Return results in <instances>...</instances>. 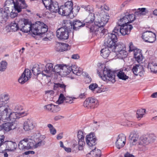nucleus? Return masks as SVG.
Listing matches in <instances>:
<instances>
[{
	"mask_svg": "<svg viewBox=\"0 0 157 157\" xmlns=\"http://www.w3.org/2000/svg\"><path fill=\"white\" fill-rule=\"evenodd\" d=\"M20 30L25 33L31 31L34 35L42 34L47 32L48 30L47 25L40 21H37L35 24L31 25L28 20L22 19L18 21Z\"/></svg>",
	"mask_w": 157,
	"mask_h": 157,
	"instance_id": "f257e3e1",
	"label": "nucleus"
},
{
	"mask_svg": "<svg viewBox=\"0 0 157 157\" xmlns=\"http://www.w3.org/2000/svg\"><path fill=\"white\" fill-rule=\"evenodd\" d=\"M98 9L99 12L97 14L98 18L95 21V25L99 26H104L107 23L109 16L103 10L102 6Z\"/></svg>",
	"mask_w": 157,
	"mask_h": 157,
	"instance_id": "f03ea898",
	"label": "nucleus"
},
{
	"mask_svg": "<svg viewBox=\"0 0 157 157\" xmlns=\"http://www.w3.org/2000/svg\"><path fill=\"white\" fill-rule=\"evenodd\" d=\"M102 74L100 75V77L107 82L114 83L115 82V73L105 67L102 71Z\"/></svg>",
	"mask_w": 157,
	"mask_h": 157,
	"instance_id": "7ed1b4c3",
	"label": "nucleus"
},
{
	"mask_svg": "<svg viewBox=\"0 0 157 157\" xmlns=\"http://www.w3.org/2000/svg\"><path fill=\"white\" fill-rule=\"evenodd\" d=\"M136 19V17L133 14H130L128 10L122 13L120 18L117 22V24L121 25L123 24H127L132 22Z\"/></svg>",
	"mask_w": 157,
	"mask_h": 157,
	"instance_id": "20e7f679",
	"label": "nucleus"
},
{
	"mask_svg": "<svg viewBox=\"0 0 157 157\" xmlns=\"http://www.w3.org/2000/svg\"><path fill=\"white\" fill-rule=\"evenodd\" d=\"M104 41V46L112 48L117 41V35L113 33L106 34Z\"/></svg>",
	"mask_w": 157,
	"mask_h": 157,
	"instance_id": "39448f33",
	"label": "nucleus"
},
{
	"mask_svg": "<svg viewBox=\"0 0 157 157\" xmlns=\"http://www.w3.org/2000/svg\"><path fill=\"white\" fill-rule=\"evenodd\" d=\"M73 3L71 1H68L63 5L60 7L59 14L62 16H68L73 13Z\"/></svg>",
	"mask_w": 157,
	"mask_h": 157,
	"instance_id": "423d86ee",
	"label": "nucleus"
},
{
	"mask_svg": "<svg viewBox=\"0 0 157 157\" xmlns=\"http://www.w3.org/2000/svg\"><path fill=\"white\" fill-rule=\"evenodd\" d=\"M18 146L19 149L25 151L33 148L34 142L28 139H24L19 142Z\"/></svg>",
	"mask_w": 157,
	"mask_h": 157,
	"instance_id": "0eeeda50",
	"label": "nucleus"
},
{
	"mask_svg": "<svg viewBox=\"0 0 157 157\" xmlns=\"http://www.w3.org/2000/svg\"><path fill=\"white\" fill-rule=\"evenodd\" d=\"M53 64L52 63L47 64L45 66L43 64H41L42 74L46 77H51L53 74Z\"/></svg>",
	"mask_w": 157,
	"mask_h": 157,
	"instance_id": "6e6552de",
	"label": "nucleus"
},
{
	"mask_svg": "<svg viewBox=\"0 0 157 157\" xmlns=\"http://www.w3.org/2000/svg\"><path fill=\"white\" fill-rule=\"evenodd\" d=\"M142 38L145 42L153 43L156 40L155 34L151 31H146L142 34Z\"/></svg>",
	"mask_w": 157,
	"mask_h": 157,
	"instance_id": "1a4fd4ad",
	"label": "nucleus"
},
{
	"mask_svg": "<svg viewBox=\"0 0 157 157\" xmlns=\"http://www.w3.org/2000/svg\"><path fill=\"white\" fill-rule=\"evenodd\" d=\"M98 104V101L96 99L89 97L86 98L84 101L83 105L87 108L92 109L97 107Z\"/></svg>",
	"mask_w": 157,
	"mask_h": 157,
	"instance_id": "9d476101",
	"label": "nucleus"
},
{
	"mask_svg": "<svg viewBox=\"0 0 157 157\" xmlns=\"http://www.w3.org/2000/svg\"><path fill=\"white\" fill-rule=\"evenodd\" d=\"M148 140L147 135L140 137V142L138 145V147L140 151H145L148 150L146 145L150 144Z\"/></svg>",
	"mask_w": 157,
	"mask_h": 157,
	"instance_id": "9b49d317",
	"label": "nucleus"
},
{
	"mask_svg": "<svg viewBox=\"0 0 157 157\" xmlns=\"http://www.w3.org/2000/svg\"><path fill=\"white\" fill-rule=\"evenodd\" d=\"M148 140L147 135L140 137V142L138 145V147L140 151H145L148 150L146 145L150 144Z\"/></svg>",
	"mask_w": 157,
	"mask_h": 157,
	"instance_id": "f8f14e48",
	"label": "nucleus"
},
{
	"mask_svg": "<svg viewBox=\"0 0 157 157\" xmlns=\"http://www.w3.org/2000/svg\"><path fill=\"white\" fill-rule=\"evenodd\" d=\"M56 35L58 38L60 39H67L69 37L68 30L64 27L59 28L56 31Z\"/></svg>",
	"mask_w": 157,
	"mask_h": 157,
	"instance_id": "ddd939ff",
	"label": "nucleus"
},
{
	"mask_svg": "<svg viewBox=\"0 0 157 157\" xmlns=\"http://www.w3.org/2000/svg\"><path fill=\"white\" fill-rule=\"evenodd\" d=\"M126 141L125 136L122 133L120 134L116 138L115 142L116 147L118 149L123 147L125 144Z\"/></svg>",
	"mask_w": 157,
	"mask_h": 157,
	"instance_id": "4468645a",
	"label": "nucleus"
},
{
	"mask_svg": "<svg viewBox=\"0 0 157 157\" xmlns=\"http://www.w3.org/2000/svg\"><path fill=\"white\" fill-rule=\"evenodd\" d=\"M31 73L28 69H26L18 79L19 82L23 84L30 78Z\"/></svg>",
	"mask_w": 157,
	"mask_h": 157,
	"instance_id": "2eb2a0df",
	"label": "nucleus"
},
{
	"mask_svg": "<svg viewBox=\"0 0 157 157\" xmlns=\"http://www.w3.org/2000/svg\"><path fill=\"white\" fill-rule=\"evenodd\" d=\"M86 139L87 144L90 147L94 146L96 144L97 139L94 133H91L86 135Z\"/></svg>",
	"mask_w": 157,
	"mask_h": 157,
	"instance_id": "dca6fc26",
	"label": "nucleus"
},
{
	"mask_svg": "<svg viewBox=\"0 0 157 157\" xmlns=\"http://www.w3.org/2000/svg\"><path fill=\"white\" fill-rule=\"evenodd\" d=\"M3 146L5 147L4 151H13L16 149L17 145L15 142L10 141L4 142L3 143Z\"/></svg>",
	"mask_w": 157,
	"mask_h": 157,
	"instance_id": "f3484780",
	"label": "nucleus"
},
{
	"mask_svg": "<svg viewBox=\"0 0 157 157\" xmlns=\"http://www.w3.org/2000/svg\"><path fill=\"white\" fill-rule=\"evenodd\" d=\"M9 109V105H5L0 106V117L4 122H6V118H7L8 109Z\"/></svg>",
	"mask_w": 157,
	"mask_h": 157,
	"instance_id": "a211bd4d",
	"label": "nucleus"
},
{
	"mask_svg": "<svg viewBox=\"0 0 157 157\" xmlns=\"http://www.w3.org/2000/svg\"><path fill=\"white\" fill-rule=\"evenodd\" d=\"M35 126V124L31 119H28L23 124V129L26 131L33 130Z\"/></svg>",
	"mask_w": 157,
	"mask_h": 157,
	"instance_id": "6ab92c4d",
	"label": "nucleus"
},
{
	"mask_svg": "<svg viewBox=\"0 0 157 157\" xmlns=\"http://www.w3.org/2000/svg\"><path fill=\"white\" fill-rule=\"evenodd\" d=\"M17 127V124L15 122H8L3 124L1 128L4 131L8 132L11 130L14 129Z\"/></svg>",
	"mask_w": 157,
	"mask_h": 157,
	"instance_id": "aec40b11",
	"label": "nucleus"
},
{
	"mask_svg": "<svg viewBox=\"0 0 157 157\" xmlns=\"http://www.w3.org/2000/svg\"><path fill=\"white\" fill-rule=\"evenodd\" d=\"M118 25L121 26L120 33L122 35H125L129 34L131 30L133 28V27L131 25L125 24H123L121 25Z\"/></svg>",
	"mask_w": 157,
	"mask_h": 157,
	"instance_id": "412c9836",
	"label": "nucleus"
},
{
	"mask_svg": "<svg viewBox=\"0 0 157 157\" xmlns=\"http://www.w3.org/2000/svg\"><path fill=\"white\" fill-rule=\"evenodd\" d=\"M5 7L6 9H9L10 8L14 7L15 11H17L18 13L21 11L19 7L18 6L13 0H7L5 2Z\"/></svg>",
	"mask_w": 157,
	"mask_h": 157,
	"instance_id": "4be33fe9",
	"label": "nucleus"
},
{
	"mask_svg": "<svg viewBox=\"0 0 157 157\" xmlns=\"http://www.w3.org/2000/svg\"><path fill=\"white\" fill-rule=\"evenodd\" d=\"M24 113L23 112L17 113L15 112H12L10 113V114L7 115V118H6V122L7 121H11L12 122L17 119L20 117Z\"/></svg>",
	"mask_w": 157,
	"mask_h": 157,
	"instance_id": "5701e85b",
	"label": "nucleus"
},
{
	"mask_svg": "<svg viewBox=\"0 0 157 157\" xmlns=\"http://www.w3.org/2000/svg\"><path fill=\"white\" fill-rule=\"evenodd\" d=\"M130 137V144L131 146L136 145L138 146L140 142L138 135L136 133H132L131 134Z\"/></svg>",
	"mask_w": 157,
	"mask_h": 157,
	"instance_id": "b1692460",
	"label": "nucleus"
},
{
	"mask_svg": "<svg viewBox=\"0 0 157 157\" xmlns=\"http://www.w3.org/2000/svg\"><path fill=\"white\" fill-rule=\"evenodd\" d=\"M134 56L136 60L140 63H142L143 56L141 52V50L136 48L134 51Z\"/></svg>",
	"mask_w": 157,
	"mask_h": 157,
	"instance_id": "393cba45",
	"label": "nucleus"
},
{
	"mask_svg": "<svg viewBox=\"0 0 157 157\" xmlns=\"http://www.w3.org/2000/svg\"><path fill=\"white\" fill-rule=\"evenodd\" d=\"M56 50L59 52H63L70 50V46L68 44L66 43H58L57 44Z\"/></svg>",
	"mask_w": 157,
	"mask_h": 157,
	"instance_id": "a878e982",
	"label": "nucleus"
},
{
	"mask_svg": "<svg viewBox=\"0 0 157 157\" xmlns=\"http://www.w3.org/2000/svg\"><path fill=\"white\" fill-rule=\"evenodd\" d=\"M85 25V24L82 22L80 20H75L73 21L72 23H71V25L73 29L74 30H77L80 27H83Z\"/></svg>",
	"mask_w": 157,
	"mask_h": 157,
	"instance_id": "bb28decb",
	"label": "nucleus"
},
{
	"mask_svg": "<svg viewBox=\"0 0 157 157\" xmlns=\"http://www.w3.org/2000/svg\"><path fill=\"white\" fill-rule=\"evenodd\" d=\"M48 9L51 12H58L59 14L60 8H59L58 3L56 2H53Z\"/></svg>",
	"mask_w": 157,
	"mask_h": 157,
	"instance_id": "cd10ccee",
	"label": "nucleus"
},
{
	"mask_svg": "<svg viewBox=\"0 0 157 157\" xmlns=\"http://www.w3.org/2000/svg\"><path fill=\"white\" fill-rule=\"evenodd\" d=\"M9 99L8 94H2L0 96V105L4 106L5 105H8L7 101Z\"/></svg>",
	"mask_w": 157,
	"mask_h": 157,
	"instance_id": "c85d7f7f",
	"label": "nucleus"
},
{
	"mask_svg": "<svg viewBox=\"0 0 157 157\" xmlns=\"http://www.w3.org/2000/svg\"><path fill=\"white\" fill-rule=\"evenodd\" d=\"M147 68L151 72L154 73H157V64L155 62H151L148 64Z\"/></svg>",
	"mask_w": 157,
	"mask_h": 157,
	"instance_id": "c756f323",
	"label": "nucleus"
},
{
	"mask_svg": "<svg viewBox=\"0 0 157 157\" xmlns=\"http://www.w3.org/2000/svg\"><path fill=\"white\" fill-rule=\"evenodd\" d=\"M125 47L124 45L123 44H116L114 45L113 47L112 48L110 49L111 51L113 52L117 53L118 52H119L120 51H121L123 49H125Z\"/></svg>",
	"mask_w": 157,
	"mask_h": 157,
	"instance_id": "7c9ffc66",
	"label": "nucleus"
},
{
	"mask_svg": "<svg viewBox=\"0 0 157 157\" xmlns=\"http://www.w3.org/2000/svg\"><path fill=\"white\" fill-rule=\"evenodd\" d=\"M66 67L63 65L57 64L53 68V73L56 72L58 73H64L63 70L66 69Z\"/></svg>",
	"mask_w": 157,
	"mask_h": 157,
	"instance_id": "2f4dec72",
	"label": "nucleus"
},
{
	"mask_svg": "<svg viewBox=\"0 0 157 157\" xmlns=\"http://www.w3.org/2000/svg\"><path fill=\"white\" fill-rule=\"evenodd\" d=\"M111 50L109 47H105V48H103L101 51V55L104 58H106L109 55L110 51Z\"/></svg>",
	"mask_w": 157,
	"mask_h": 157,
	"instance_id": "473e14b6",
	"label": "nucleus"
},
{
	"mask_svg": "<svg viewBox=\"0 0 157 157\" xmlns=\"http://www.w3.org/2000/svg\"><path fill=\"white\" fill-rule=\"evenodd\" d=\"M10 13V11L9 9H6L5 8V10H3L2 9H0V17L6 20L7 19V17Z\"/></svg>",
	"mask_w": 157,
	"mask_h": 157,
	"instance_id": "72a5a7b5",
	"label": "nucleus"
},
{
	"mask_svg": "<svg viewBox=\"0 0 157 157\" xmlns=\"http://www.w3.org/2000/svg\"><path fill=\"white\" fill-rule=\"evenodd\" d=\"M103 26H99L98 25H95L94 27H92L90 29L91 32H93L94 34L98 35V36H102L101 35V31H100V27H103Z\"/></svg>",
	"mask_w": 157,
	"mask_h": 157,
	"instance_id": "f704fd0d",
	"label": "nucleus"
},
{
	"mask_svg": "<svg viewBox=\"0 0 157 157\" xmlns=\"http://www.w3.org/2000/svg\"><path fill=\"white\" fill-rule=\"evenodd\" d=\"M45 138V136L41 135L39 137V141L38 143L35 144L34 141H32V142H34V146L33 148H36L42 145H44L45 144V141H43V140Z\"/></svg>",
	"mask_w": 157,
	"mask_h": 157,
	"instance_id": "c9c22d12",
	"label": "nucleus"
},
{
	"mask_svg": "<svg viewBox=\"0 0 157 157\" xmlns=\"http://www.w3.org/2000/svg\"><path fill=\"white\" fill-rule=\"evenodd\" d=\"M82 71V69L81 68L76 65H72V72L74 74L78 76H80L82 74L83 72Z\"/></svg>",
	"mask_w": 157,
	"mask_h": 157,
	"instance_id": "e433bc0d",
	"label": "nucleus"
},
{
	"mask_svg": "<svg viewBox=\"0 0 157 157\" xmlns=\"http://www.w3.org/2000/svg\"><path fill=\"white\" fill-rule=\"evenodd\" d=\"M41 64L39 65L38 66L36 65L33 66L32 69V71L33 74L35 75H37L42 73Z\"/></svg>",
	"mask_w": 157,
	"mask_h": 157,
	"instance_id": "4c0bfd02",
	"label": "nucleus"
},
{
	"mask_svg": "<svg viewBox=\"0 0 157 157\" xmlns=\"http://www.w3.org/2000/svg\"><path fill=\"white\" fill-rule=\"evenodd\" d=\"M17 23L15 22H12L10 24V27L11 31L15 32L20 29V26L18 25V21H17Z\"/></svg>",
	"mask_w": 157,
	"mask_h": 157,
	"instance_id": "58836bf2",
	"label": "nucleus"
},
{
	"mask_svg": "<svg viewBox=\"0 0 157 157\" xmlns=\"http://www.w3.org/2000/svg\"><path fill=\"white\" fill-rule=\"evenodd\" d=\"M117 76L120 79L123 80H126L128 79L129 77L125 74L123 70H120L117 73Z\"/></svg>",
	"mask_w": 157,
	"mask_h": 157,
	"instance_id": "ea45409f",
	"label": "nucleus"
},
{
	"mask_svg": "<svg viewBox=\"0 0 157 157\" xmlns=\"http://www.w3.org/2000/svg\"><path fill=\"white\" fill-rule=\"evenodd\" d=\"M16 5L19 7L20 9L21 10L22 9H24L27 6L25 3V0H15Z\"/></svg>",
	"mask_w": 157,
	"mask_h": 157,
	"instance_id": "a19ab883",
	"label": "nucleus"
},
{
	"mask_svg": "<svg viewBox=\"0 0 157 157\" xmlns=\"http://www.w3.org/2000/svg\"><path fill=\"white\" fill-rule=\"evenodd\" d=\"M117 57L120 59L125 58L127 56V53L125 49H123L119 52L116 53Z\"/></svg>",
	"mask_w": 157,
	"mask_h": 157,
	"instance_id": "79ce46f5",
	"label": "nucleus"
},
{
	"mask_svg": "<svg viewBox=\"0 0 157 157\" xmlns=\"http://www.w3.org/2000/svg\"><path fill=\"white\" fill-rule=\"evenodd\" d=\"M91 153L93 155L94 157H100L101 154V151L98 149L95 148L92 151H90Z\"/></svg>",
	"mask_w": 157,
	"mask_h": 157,
	"instance_id": "37998d69",
	"label": "nucleus"
},
{
	"mask_svg": "<svg viewBox=\"0 0 157 157\" xmlns=\"http://www.w3.org/2000/svg\"><path fill=\"white\" fill-rule=\"evenodd\" d=\"M146 110L144 109H140L137 110L136 113V117L140 120L143 117V116L145 113Z\"/></svg>",
	"mask_w": 157,
	"mask_h": 157,
	"instance_id": "c03bdc74",
	"label": "nucleus"
},
{
	"mask_svg": "<svg viewBox=\"0 0 157 157\" xmlns=\"http://www.w3.org/2000/svg\"><path fill=\"white\" fill-rule=\"evenodd\" d=\"M98 85L96 83H92L90 84L89 86V88L90 90H92L93 91H95V90L98 89L99 91H96V93H100L101 90L99 88H98Z\"/></svg>",
	"mask_w": 157,
	"mask_h": 157,
	"instance_id": "a18cd8bd",
	"label": "nucleus"
},
{
	"mask_svg": "<svg viewBox=\"0 0 157 157\" xmlns=\"http://www.w3.org/2000/svg\"><path fill=\"white\" fill-rule=\"evenodd\" d=\"M85 144L84 139L78 140V148L79 150L82 151Z\"/></svg>",
	"mask_w": 157,
	"mask_h": 157,
	"instance_id": "49530a36",
	"label": "nucleus"
},
{
	"mask_svg": "<svg viewBox=\"0 0 157 157\" xmlns=\"http://www.w3.org/2000/svg\"><path fill=\"white\" fill-rule=\"evenodd\" d=\"M82 74L85 76V82L86 83H89L91 82V78L87 73L83 72Z\"/></svg>",
	"mask_w": 157,
	"mask_h": 157,
	"instance_id": "de8ad7c7",
	"label": "nucleus"
},
{
	"mask_svg": "<svg viewBox=\"0 0 157 157\" xmlns=\"http://www.w3.org/2000/svg\"><path fill=\"white\" fill-rule=\"evenodd\" d=\"M132 71L135 75H137L139 73L140 71V66L138 65L133 67Z\"/></svg>",
	"mask_w": 157,
	"mask_h": 157,
	"instance_id": "09e8293b",
	"label": "nucleus"
},
{
	"mask_svg": "<svg viewBox=\"0 0 157 157\" xmlns=\"http://www.w3.org/2000/svg\"><path fill=\"white\" fill-rule=\"evenodd\" d=\"M148 140L150 144L154 142L155 140V136L153 134H150L147 135Z\"/></svg>",
	"mask_w": 157,
	"mask_h": 157,
	"instance_id": "8fccbe9b",
	"label": "nucleus"
},
{
	"mask_svg": "<svg viewBox=\"0 0 157 157\" xmlns=\"http://www.w3.org/2000/svg\"><path fill=\"white\" fill-rule=\"evenodd\" d=\"M42 1L45 7L47 9L53 2L52 0H42Z\"/></svg>",
	"mask_w": 157,
	"mask_h": 157,
	"instance_id": "3c124183",
	"label": "nucleus"
},
{
	"mask_svg": "<svg viewBox=\"0 0 157 157\" xmlns=\"http://www.w3.org/2000/svg\"><path fill=\"white\" fill-rule=\"evenodd\" d=\"M7 63L5 61H2L1 63L0 71H3L5 70L7 67Z\"/></svg>",
	"mask_w": 157,
	"mask_h": 157,
	"instance_id": "603ef678",
	"label": "nucleus"
},
{
	"mask_svg": "<svg viewBox=\"0 0 157 157\" xmlns=\"http://www.w3.org/2000/svg\"><path fill=\"white\" fill-rule=\"evenodd\" d=\"M47 126L49 129L50 133L52 135H55L56 133V131L53 125L51 124H48Z\"/></svg>",
	"mask_w": 157,
	"mask_h": 157,
	"instance_id": "864d4df0",
	"label": "nucleus"
},
{
	"mask_svg": "<svg viewBox=\"0 0 157 157\" xmlns=\"http://www.w3.org/2000/svg\"><path fill=\"white\" fill-rule=\"evenodd\" d=\"M66 68L65 70H63L64 71V73H63L64 75H66L67 74H69L70 73L71 71H72V66H65L64 65Z\"/></svg>",
	"mask_w": 157,
	"mask_h": 157,
	"instance_id": "5fc2aeb1",
	"label": "nucleus"
},
{
	"mask_svg": "<svg viewBox=\"0 0 157 157\" xmlns=\"http://www.w3.org/2000/svg\"><path fill=\"white\" fill-rule=\"evenodd\" d=\"M76 98L74 97H70L69 96L66 97L64 99V102L71 104L73 103L74 99H75Z\"/></svg>",
	"mask_w": 157,
	"mask_h": 157,
	"instance_id": "6e6d98bb",
	"label": "nucleus"
},
{
	"mask_svg": "<svg viewBox=\"0 0 157 157\" xmlns=\"http://www.w3.org/2000/svg\"><path fill=\"white\" fill-rule=\"evenodd\" d=\"M65 98V97H64L63 95L62 94H61L56 103L58 104H60L63 103L64 102V100Z\"/></svg>",
	"mask_w": 157,
	"mask_h": 157,
	"instance_id": "4d7b16f0",
	"label": "nucleus"
},
{
	"mask_svg": "<svg viewBox=\"0 0 157 157\" xmlns=\"http://www.w3.org/2000/svg\"><path fill=\"white\" fill-rule=\"evenodd\" d=\"M86 13L87 14H91L93 12V8L92 7L90 6H88L85 8Z\"/></svg>",
	"mask_w": 157,
	"mask_h": 157,
	"instance_id": "13d9d810",
	"label": "nucleus"
},
{
	"mask_svg": "<svg viewBox=\"0 0 157 157\" xmlns=\"http://www.w3.org/2000/svg\"><path fill=\"white\" fill-rule=\"evenodd\" d=\"M77 137L78 140L84 139V136L82 131L80 130L78 131L77 133Z\"/></svg>",
	"mask_w": 157,
	"mask_h": 157,
	"instance_id": "bf43d9fd",
	"label": "nucleus"
},
{
	"mask_svg": "<svg viewBox=\"0 0 157 157\" xmlns=\"http://www.w3.org/2000/svg\"><path fill=\"white\" fill-rule=\"evenodd\" d=\"M60 108L58 105H53L52 106V109L51 112L53 113H56L59 111Z\"/></svg>",
	"mask_w": 157,
	"mask_h": 157,
	"instance_id": "052dcab7",
	"label": "nucleus"
},
{
	"mask_svg": "<svg viewBox=\"0 0 157 157\" xmlns=\"http://www.w3.org/2000/svg\"><path fill=\"white\" fill-rule=\"evenodd\" d=\"M63 24L64 26L63 27L67 29L68 25H71V22L69 21L66 20H64L63 21Z\"/></svg>",
	"mask_w": 157,
	"mask_h": 157,
	"instance_id": "680f3d73",
	"label": "nucleus"
},
{
	"mask_svg": "<svg viewBox=\"0 0 157 157\" xmlns=\"http://www.w3.org/2000/svg\"><path fill=\"white\" fill-rule=\"evenodd\" d=\"M120 29H121V26L118 25L116 26L113 29V33H115L118 34V33H120Z\"/></svg>",
	"mask_w": 157,
	"mask_h": 157,
	"instance_id": "e2e57ef3",
	"label": "nucleus"
},
{
	"mask_svg": "<svg viewBox=\"0 0 157 157\" xmlns=\"http://www.w3.org/2000/svg\"><path fill=\"white\" fill-rule=\"evenodd\" d=\"M129 51L130 52H132L133 51V52H134V50L136 49L137 48H136L133 45V44L132 42H130L129 44Z\"/></svg>",
	"mask_w": 157,
	"mask_h": 157,
	"instance_id": "0e129e2a",
	"label": "nucleus"
},
{
	"mask_svg": "<svg viewBox=\"0 0 157 157\" xmlns=\"http://www.w3.org/2000/svg\"><path fill=\"white\" fill-rule=\"evenodd\" d=\"M23 108L22 106L20 105H17L15 106L14 110L16 111H20L22 110Z\"/></svg>",
	"mask_w": 157,
	"mask_h": 157,
	"instance_id": "69168bd1",
	"label": "nucleus"
},
{
	"mask_svg": "<svg viewBox=\"0 0 157 157\" xmlns=\"http://www.w3.org/2000/svg\"><path fill=\"white\" fill-rule=\"evenodd\" d=\"M146 9L145 8H139L138 9V10H139V12L141 14H144V13H143L144 12H145L146 13H147L148 12V11L146 10Z\"/></svg>",
	"mask_w": 157,
	"mask_h": 157,
	"instance_id": "338daca9",
	"label": "nucleus"
},
{
	"mask_svg": "<svg viewBox=\"0 0 157 157\" xmlns=\"http://www.w3.org/2000/svg\"><path fill=\"white\" fill-rule=\"evenodd\" d=\"M100 30L101 31V36H102L105 34H106L107 33V30L104 29L103 27H100Z\"/></svg>",
	"mask_w": 157,
	"mask_h": 157,
	"instance_id": "774afa93",
	"label": "nucleus"
}]
</instances>
